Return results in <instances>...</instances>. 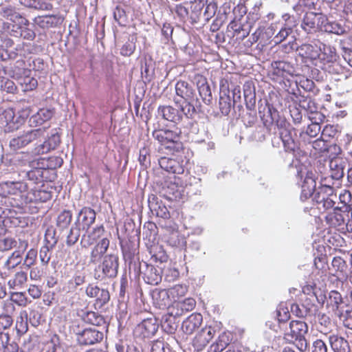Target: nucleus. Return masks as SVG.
<instances>
[{
	"label": "nucleus",
	"instance_id": "4",
	"mask_svg": "<svg viewBox=\"0 0 352 352\" xmlns=\"http://www.w3.org/2000/svg\"><path fill=\"white\" fill-rule=\"evenodd\" d=\"M282 47L286 53H289L295 50L305 63L314 64L316 61H318L321 51L320 41L303 43L298 46L296 38L293 37L287 43L283 44Z\"/></svg>",
	"mask_w": 352,
	"mask_h": 352
},
{
	"label": "nucleus",
	"instance_id": "39",
	"mask_svg": "<svg viewBox=\"0 0 352 352\" xmlns=\"http://www.w3.org/2000/svg\"><path fill=\"white\" fill-rule=\"evenodd\" d=\"M321 51L318 60L324 65L328 63H332L338 58L336 49L329 45L320 42Z\"/></svg>",
	"mask_w": 352,
	"mask_h": 352
},
{
	"label": "nucleus",
	"instance_id": "44",
	"mask_svg": "<svg viewBox=\"0 0 352 352\" xmlns=\"http://www.w3.org/2000/svg\"><path fill=\"white\" fill-rule=\"evenodd\" d=\"M207 3V0H195L191 5L190 13V23L193 25L198 23L202 19V10Z\"/></svg>",
	"mask_w": 352,
	"mask_h": 352
},
{
	"label": "nucleus",
	"instance_id": "27",
	"mask_svg": "<svg viewBox=\"0 0 352 352\" xmlns=\"http://www.w3.org/2000/svg\"><path fill=\"white\" fill-rule=\"evenodd\" d=\"M29 189V184L28 182H5L0 184V191L2 192L3 196L10 197V195H18L27 191Z\"/></svg>",
	"mask_w": 352,
	"mask_h": 352
},
{
	"label": "nucleus",
	"instance_id": "46",
	"mask_svg": "<svg viewBox=\"0 0 352 352\" xmlns=\"http://www.w3.org/2000/svg\"><path fill=\"white\" fill-rule=\"evenodd\" d=\"M0 15L13 23L19 22L24 23V25H27L28 23V21L22 17L20 14L11 6L3 7L1 8Z\"/></svg>",
	"mask_w": 352,
	"mask_h": 352
},
{
	"label": "nucleus",
	"instance_id": "64",
	"mask_svg": "<svg viewBox=\"0 0 352 352\" xmlns=\"http://www.w3.org/2000/svg\"><path fill=\"white\" fill-rule=\"evenodd\" d=\"M24 25V23L16 22H10L8 23L6 25V32H7L8 34H10L12 36L16 37V38H21V30Z\"/></svg>",
	"mask_w": 352,
	"mask_h": 352
},
{
	"label": "nucleus",
	"instance_id": "9",
	"mask_svg": "<svg viewBox=\"0 0 352 352\" xmlns=\"http://www.w3.org/2000/svg\"><path fill=\"white\" fill-rule=\"evenodd\" d=\"M175 89L176 95L184 100L182 104L186 107L190 106V110L196 113L201 111V103L197 96L193 83L179 80L176 82Z\"/></svg>",
	"mask_w": 352,
	"mask_h": 352
},
{
	"label": "nucleus",
	"instance_id": "51",
	"mask_svg": "<svg viewBox=\"0 0 352 352\" xmlns=\"http://www.w3.org/2000/svg\"><path fill=\"white\" fill-rule=\"evenodd\" d=\"M276 318L278 322L279 328L284 330L285 326L287 325V322L290 319V312L283 303H280L277 307Z\"/></svg>",
	"mask_w": 352,
	"mask_h": 352
},
{
	"label": "nucleus",
	"instance_id": "31",
	"mask_svg": "<svg viewBox=\"0 0 352 352\" xmlns=\"http://www.w3.org/2000/svg\"><path fill=\"white\" fill-rule=\"evenodd\" d=\"M203 317L200 314L193 313L186 318L182 324V331L186 335L192 334L201 324Z\"/></svg>",
	"mask_w": 352,
	"mask_h": 352
},
{
	"label": "nucleus",
	"instance_id": "28",
	"mask_svg": "<svg viewBox=\"0 0 352 352\" xmlns=\"http://www.w3.org/2000/svg\"><path fill=\"white\" fill-rule=\"evenodd\" d=\"M154 306L160 309H164L172 304V298L168 289H155L151 293Z\"/></svg>",
	"mask_w": 352,
	"mask_h": 352
},
{
	"label": "nucleus",
	"instance_id": "55",
	"mask_svg": "<svg viewBox=\"0 0 352 352\" xmlns=\"http://www.w3.org/2000/svg\"><path fill=\"white\" fill-rule=\"evenodd\" d=\"M331 264L336 272L342 274L341 276L338 277L339 280L342 283L347 280L348 275L346 273L347 265L345 261L340 256H336L333 258Z\"/></svg>",
	"mask_w": 352,
	"mask_h": 352
},
{
	"label": "nucleus",
	"instance_id": "10",
	"mask_svg": "<svg viewBox=\"0 0 352 352\" xmlns=\"http://www.w3.org/2000/svg\"><path fill=\"white\" fill-rule=\"evenodd\" d=\"M119 257L116 254H108L94 268V278L98 280L113 279L118 276Z\"/></svg>",
	"mask_w": 352,
	"mask_h": 352
},
{
	"label": "nucleus",
	"instance_id": "60",
	"mask_svg": "<svg viewBox=\"0 0 352 352\" xmlns=\"http://www.w3.org/2000/svg\"><path fill=\"white\" fill-rule=\"evenodd\" d=\"M321 122L320 120H313L311 123L307 126L306 131L300 133V137L303 139H305L306 136H309V138L316 137L321 130L320 125V122Z\"/></svg>",
	"mask_w": 352,
	"mask_h": 352
},
{
	"label": "nucleus",
	"instance_id": "63",
	"mask_svg": "<svg viewBox=\"0 0 352 352\" xmlns=\"http://www.w3.org/2000/svg\"><path fill=\"white\" fill-rule=\"evenodd\" d=\"M22 261V255L21 250H16L7 259L5 263V267L7 269H12L21 263Z\"/></svg>",
	"mask_w": 352,
	"mask_h": 352
},
{
	"label": "nucleus",
	"instance_id": "57",
	"mask_svg": "<svg viewBox=\"0 0 352 352\" xmlns=\"http://www.w3.org/2000/svg\"><path fill=\"white\" fill-rule=\"evenodd\" d=\"M196 305L195 300L192 298H188L183 300L178 301L175 307H177V311L175 315H182L184 311H189L192 310Z\"/></svg>",
	"mask_w": 352,
	"mask_h": 352
},
{
	"label": "nucleus",
	"instance_id": "26",
	"mask_svg": "<svg viewBox=\"0 0 352 352\" xmlns=\"http://www.w3.org/2000/svg\"><path fill=\"white\" fill-rule=\"evenodd\" d=\"M159 165L162 169L173 174H183L184 166L183 161L166 157H162L158 160Z\"/></svg>",
	"mask_w": 352,
	"mask_h": 352
},
{
	"label": "nucleus",
	"instance_id": "58",
	"mask_svg": "<svg viewBox=\"0 0 352 352\" xmlns=\"http://www.w3.org/2000/svg\"><path fill=\"white\" fill-rule=\"evenodd\" d=\"M82 230L75 223L70 228L66 237V245L69 247L74 245L78 241Z\"/></svg>",
	"mask_w": 352,
	"mask_h": 352
},
{
	"label": "nucleus",
	"instance_id": "40",
	"mask_svg": "<svg viewBox=\"0 0 352 352\" xmlns=\"http://www.w3.org/2000/svg\"><path fill=\"white\" fill-rule=\"evenodd\" d=\"M329 343L333 352H349L350 346L349 342L342 336L330 335L328 337Z\"/></svg>",
	"mask_w": 352,
	"mask_h": 352
},
{
	"label": "nucleus",
	"instance_id": "35",
	"mask_svg": "<svg viewBox=\"0 0 352 352\" xmlns=\"http://www.w3.org/2000/svg\"><path fill=\"white\" fill-rule=\"evenodd\" d=\"M292 37L296 38L292 24H281L280 27L278 26V30L272 38V42L274 45H278L285 41L287 39H289V42L292 40Z\"/></svg>",
	"mask_w": 352,
	"mask_h": 352
},
{
	"label": "nucleus",
	"instance_id": "50",
	"mask_svg": "<svg viewBox=\"0 0 352 352\" xmlns=\"http://www.w3.org/2000/svg\"><path fill=\"white\" fill-rule=\"evenodd\" d=\"M2 60H18L25 57V50L24 45H18L14 50H5L3 48Z\"/></svg>",
	"mask_w": 352,
	"mask_h": 352
},
{
	"label": "nucleus",
	"instance_id": "13",
	"mask_svg": "<svg viewBox=\"0 0 352 352\" xmlns=\"http://www.w3.org/2000/svg\"><path fill=\"white\" fill-rule=\"evenodd\" d=\"M316 300H318V297L314 293L313 295L302 299L300 304L292 303L290 311L300 318L316 315L318 311V306L315 303Z\"/></svg>",
	"mask_w": 352,
	"mask_h": 352
},
{
	"label": "nucleus",
	"instance_id": "37",
	"mask_svg": "<svg viewBox=\"0 0 352 352\" xmlns=\"http://www.w3.org/2000/svg\"><path fill=\"white\" fill-rule=\"evenodd\" d=\"M231 341V333L222 332L219 335L217 340L210 346L208 352H221L227 346L229 348Z\"/></svg>",
	"mask_w": 352,
	"mask_h": 352
},
{
	"label": "nucleus",
	"instance_id": "59",
	"mask_svg": "<svg viewBox=\"0 0 352 352\" xmlns=\"http://www.w3.org/2000/svg\"><path fill=\"white\" fill-rule=\"evenodd\" d=\"M336 206L333 207V212L329 213L327 216V219L333 226H342L345 224V219L342 214L340 213V210H336Z\"/></svg>",
	"mask_w": 352,
	"mask_h": 352
},
{
	"label": "nucleus",
	"instance_id": "42",
	"mask_svg": "<svg viewBox=\"0 0 352 352\" xmlns=\"http://www.w3.org/2000/svg\"><path fill=\"white\" fill-rule=\"evenodd\" d=\"M339 202L336 206V210H340L341 212H349L352 208V194L347 190H344L339 196H338Z\"/></svg>",
	"mask_w": 352,
	"mask_h": 352
},
{
	"label": "nucleus",
	"instance_id": "41",
	"mask_svg": "<svg viewBox=\"0 0 352 352\" xmlns=\"http://www.w3.org/2000/svg\"><path fill=\"white\" fill-rule=\"evenodd\" d=\"M327 303L332 307L335 314L340 312L342 309H344V307L351 305L345 303L341 294L336 290H332L329 293Z\"/></svg>",
	"mask_w": 352,
	"mask_h": 352
},
{
	"label": "nucleus",
	"instance_id": "21",
	"mask_svg": "<svg viewBox=\"0 0 352 352\" xmlns=\"http://www.w3.org/2000/svg\"><path fill=\"white\" fill-rule=\"evenodd\" d=\"M78 316L86 324L96 326V328L102 329V330L108 329L109 324L106 319L98 312L81 310Z\"/></svg>",
	"mask_w": 352,
	"mask_h": 352
},
{
	"label": "nucleus",
	"instance_id": "47",
	"mask_svg": "<svg viewBox=\"0 0 352 352\" xmlns=\"http://www.w3.org/2000/svg\"><path fill=\"white\" fill-rule=\"evenodd\" d=\"M321 31L338 35L343 34L346 32V28L342 23L329 21L327 16L326 21L322 25Z\"/></svg>",
	"mask_w": 352,
	"mask_h": 352
},
{
	"label": "nucleus",
	"instance_id": "5",
	"mask_svg": "<svg viewBox=\"0 0 352 352\" xmlns=\"http://www.w3.org/2000/svg\"><path fill=\"white\" fill-rule=\"evenodd\" d=\"M258 104L259 117L267 130L270 131L273 125L276 126L278 129L284 128L289 125L286 118L280 115L277 109L270 104L267 100H259Z\"/></svg>",
	"mask_w": 352,
	"mask_h": 352
},
{
	"label": "nucleus",
	"instance_id": "8",
	"mask_svg": "<svg viewBox=\"0 0 352 352\" xmlns=\"http://www.w3.org/2000/svg\"><path fill=\"white\" fill-rule=\"evenodd\" d=\"M130 274H133L135 278L142 276L144 282L149 285H157L161 283L163 276L162 267L154 266L141 261L138 265L132 267Z\"/></svg>",
	"mask_w": 352,
	"mask_h": 352
},
{
	"label": "nucleus",
	"instance_id": "12",
	"mask_svg": "<svg viewBox=\"0 0 352 352\" xmlns=\"http://www.w3.org/2000/svg\"><path fill=\"white\" fill-rule=\"evenodd\" d=\"M86 296L93 299L96 309H105L110 300L111 295L108 288L100 286L96 283H89L85 290Z\"/></svg>",
	"mask_w": 352,
	"mask_h": 352
},
{
	"label": "nucleus",
	"instance_id": "32",
	"mask_svg": "<svg viewBox=\"0 0 352 352\" xmlns=\"http://www.w3.org/2000/svg\"><path fill=\"white\" fill-rule=\"evenodd\" d=\"M243 98L247 110H254L256 107V90L252 81H247L243 86Z\"/></svg>",
	"mask_w": 352,
	"mask_h": 352
},
{
	"label": "nucleus",
	"instance_id": "22",
	"mask_svg": "<svg viewBox=\"0 0 352 352\" xmlns=\"http://www.w3.org/2000/svg\"><path fill=\"white\" fill-rule=\"evenodd\" d=\"M24 119L21 116L16 117L12 109L3 110L0 109V126H6L8 130H15L22 124Z\"/></svg>",
	"mask_w": 352,
	"mask_h": 352
},
{
	"label": "nucleus",
	"instance_id": "54",
	"mask_svg": "<svg viewBox=\"0 0 352 352\" xmlns=\"http://www.w3.org/2000/svg\"><path fill=\"white\" fill-rule=\"evenodd\" d=\"M336 315L339 318L343 326L352 330V306H346L342 309L340 312H336Z\"/></svg>",
	"mask_w": 352,
	"mask_h": 352
},
{
	"label": "nucleus",
	"instance_id": "15",
	"mask_svg": "<svg viewBox=\"0 0 352 352\" xmlns=\"http://www.w3.org/2000/svg\"><path fill=\"white\" fill-rule=\"evenodd\" d=\"M326 21V15L322 13L305 12L301 23V28L307 34L321 31L322 25Z\"/></svg>",
	"mask_w": 352,
	"mask_h": 352
},
{
	"label": "nucleus",
	"instance_id": "23",
	"mask_svg": "<svg viewBox=\"0 0 352 352\" xmlns=\"http://www.w3.org/2000/svg\"><path fill=\"white\" fill-rule=\"evenodd\" d=\"M96 213L89 207H83L78 212L74 222L82 230L87 232L96 221Z\"/></svg>",
	"mask_w": 352,
	"mask_h": 352
},
{
	"label": "nucleus",
	"instance_id": "49",
	"mask_svg": "<svg viewBox=\"0 0 352 352\" xmlns=\"http://www.w3.org/2000/svg\"><path fill=\"white\" fill-rule=\"evenodd\" d=\"M86 232L87 240L85 241L86 244L83 245L84 247L91 245L94 243H96L98 241L102 239V236L105 233V229L103 225H100L95 226L90 231L88 230Z\"/></svg>",
	"mask_w": 352,
	"mask_h": 352
},
{
	"label": "nucleus",
	"instance_id": "33",
	"mask_svg": "<svg viewBox=\"0 0 352 352\" xmlns=\"http://www.w3.org/2000/svg\"><path fill=\"white\" fill-rule=\"evenodd\" d=\"M279 136L283 142L284 150L287 153H294L298 148V143L294 140L292 135V132L287 126L280 128Z\"/></svg>",
	"mask_w": 352,
	"mask_h": 352
},
{
	"label": "nucleus",
	"instance_id": "43",
	"mask_svg": "<svg viewBox=\"0 0 352 352\" xmlns=\"http://www.w3.org/2000/svg\"><path fill=\"white\" fill-rule=\"evenodd\" d=\"M165 238L166 243L173 248L183 249L186 245V238L177 230H173Z\"/></svg>",
	"mask_w": 352,
	"mask_h": 352
},
{
	"label": "nucleus",
	"instance_id": "56",
	"mask_svg": "<svg viewBox=\"0 0 352 352\" xmlns=\"http://www.w3.org/2000/svg\"><path fill=\"white\" fill-rule=\"evenodd\" d=\"M72 220V212L69 210H63L57 217L56 226L63 230L69 227Z\"/></svg>",
	"mask_w": 352,
	"mask_h": 352
},
{
	"label": "nucleus",
	"instance_id": "53",
	"mask_svg": "<svg viewBox=\"0 0 352 352\" xmlns=\"http://www.w3.org/2000/svg\"><path fill=\"white\" fill-rule=\"evenodd\" d=\"M197 89L202 101L207 105H210L212 100V95L210 86L206 82V79L199 81L197 83Z\"/></svg>",
	"mask_w": 352,
	"mask_h": 352
},
{
	"label": "nucleus",
	"instance_id": "36",
	"mask_svg": "<svg viewBox=\"0 0 352 352\" xmlns=\"http://www.w3.org/2000/svg\"><path fill=\"white\" fill-rule=\"evenodd\" d=\"M35 23L41 28H50L61 24L63 19L56 14L38 16L34 19Z\"/></svg>",
	"mask_w": 352,
	"mask_h": 352
},
{
	"label": "nucleus",
	"instance_id": "24",
	"mask_svg": "<svg viewBox=\"0 0 352 352\" xmlns=\"http://www.w3.org/2000/svg\"><path fill=\"white\" fill-rule=\"evenodd\" d=\"M301 193L300 199L302 201H305L309 198L314 195L318 188H316V176L312 172H307L301 186Z\"/></svg>",
	"mask_w": 352,
	"mask_h": 352
},
{
	"label": "nucleus",
	"instance_id": "17",
	"mask_svg": "<svg viewBox=\"0 0 352 352\" xmlns=\"http://www.w3.org/2000/svg\"><path fill=\"white\" fill-rule=\"evenodd\" d=\"M120 246L123 258L125 263L128 264L129 270L131 272L132 267L141 262L139 258L138 246L131 241H120Z\"/></svg>",
	"mask_w": 352,
	"mask_h": 352
},
{
	"label": "nucleus",
	"instance_id": "25",
	"mask_svg": "<svg viewBox=\"0 0 352 352\" xmlns=\"http://www.w3.org/2000/svg\"><path fill=\"white\" fill-rule=\"evenodd\" d=\"M216 329L211 326L206 327L196 335L193 340V346L198 350H202L216 334Z\"/></svg>",
	"mask_w": 352,
	"mask_h": 352
},
{
	"label": "nucleus",
	"instance_id": "3",
	"mask_svg": "<svg viewBox=\"0 0 352 352\" xmlns=\"http://www.w3.org/2000/svg\"><path fill=\"white\" fill-rule=\"evenodd\" d=\"M283 339L288 344H294L300 352L309 349V342L305 338L308 333V325L302 320H292L285 326Z\"/></svg>",
	"mask_w": 352,
	"mask_h": 352
},
{
	"label": "nucleus",
	"instance_id": "52",
	"mask_svg": "<svg viewBox=\"0 0 352 352\" xmlns=\"http://www.w3.org/2000/svg\"><path fill=\"white\" fill-rule=\"evenodd\" d=\"M21 91L26 92L32 91L37 87L38 82L36 78L28 74V73L16 79Z\"/></svg>",
	"mask_w": 352,
	"mask_h": 352
},
{
	"label": "nucleus",
	"instance_id": "16",
	"mask_svg": "<svg viewBox=\"0 0 352 352\" xmlns=\"http://www.w3.org/2000/svg\"><path fill=\"white\" fill-rule=\"evenodd\" d=\"M272 74L277 77L287 78L297 75L296 60L292 58L274 60L271 64Z\"/></svg>",
	"mask_w": 352,
	"mask_h": 352
},
{
	"label": "nucleus",
	"instance_id": "14",
	"mask_svg": "<svg viewBox=\"0 0 352 352\" xmlns=\"http://www.w3.org/2000/svg\"><path fill=\"white\" fill-rule=\"evenodd\" d=\"M104 331L107 330L96 327L85 328L76 333V340L81 346L94 345L103 340Z\"/></svg>",
	"mask_w": 352,
	"mask_h": 352
},
{
	"label": "nucleus",
	"instance_id": "11",
	"mask_svg": "<svg viewBox=\"0 0 352 352\" xmlns=\"http://www.w3.org/2000/svg\"><path fill=\"white\" fill-rule=\"evenodd\" d=\"M312 200L316 203L317 208L324 212L336 206L338 196L333 187L323 185L318 187Z\"/></svg>",
	"mask_w": 352,
	"mask_h": 352
},
{
	"label": "nucleus",
	"instance_id": "61",
	"mask_svg": "<svg viewBox=\"0 0 352 352\" xmlns=\"http://www.w3.org/2000/svg\"><path fill=\"white\" fill-rule=\"evenodd\" d=\"M27 273L21 271L16 272L14 276L8 280V284L10 288L15 289L23 285L27 281Z\"/></svg>",
	"mask_w": 352,
	"mask_h": 352
},
{
	"label": "nucleus",
	"instance_id": "45",
	"mask_svg": "<svg viewBox=\"0 0 352 352\" xmlns=\"http://www.w3.org/2000/svg\"><path fill=\"white\" fill-rule=\"evenodd\" d=\"M309 143H311L312 147L319 153L329 152V151L333 150L334 153L338 155L341 152V148L338 146L336 144L329 146L327 142L321 138L316 139L312 142L309 140Z\"/></svg>",
	"mask_w": 352,
	"mask_h": 352
},
{
	"label": "nucleus",
	"instance_id": "18",
	"mask_svg": "<svg viewBox=\"0 0 352 352\" xmlns=\"http://www.w3.org/2000/svg\"><path fill=\"white\" fill-rule=\"evenodd\" d=\"M159 322L156 318L151 316L144 318L137 325L134 333L137 336L142 338H149L153 336L157 331Z\"/></svg>",
	"mask_w": 352,
	"mask_h": 352
},
{
	"label": "nucleus",
	"instance_id": "38",
	"mask_svg": "<svg viewBox=\"0 0 352 352\" xmlns=\"http://www.w3.org/2000/svg\"><path fill=\"white\" fill-rule=\"evenodd\" d=\"M175 313L171 312L165 314L161 320V327L164 331L168 334H173L177 331L179 324V320L176 317Z\"/></svg>",
	"mask_w": 352,
	"mask_h": 352
},
{
	"label": "nucleus",
	"instance_id": "20",
	"mask_svg": "<svg viewBox=\"0 0 352 352\" xmlns=\"http://www.w3.org/2000/svg\"><path fill=\"white\" fill-rule=\"evenodd\" d=\"M110 240L104 236L98 241L91 248L89 254V263L91 265L99 264L107 254V250L109 248Z\"/></svg>",
	"mask_w": 352,
	"mask_h": 352
},
{
	"label": "nucleus",
	"instance_id": "29",
	"mask_svg": "<svg viewBox=\"0 0 352 352\" xmlns=\"http://www.w3.org/2000/svg\"><path fill=\"white\" fill-rule=\"evenodd\" d=\"M148 208L153 215L162 219H168L170 217L169 212L162 200L154 195L149 196L148 199Z\"/></svg>",
	"mask_w": 352,
	"mask_h": 352
},
{
	"label": "nucleus",
	"instance_id": "6",
	"mask_svg": "<svg viewBox=\"0 0 352 352\" xmlns=\"http://www.w3.org/2000/svg\"><path fill=\"white\" fill-rule=\"evenodd\" d=\"M241 91L238 85H231L228 88L220 89L219 109L222 116H228L231 110L236 106L239 109L241 105Z\"/></svg>",
	"mask_w": 352,
	"mask_h": 352
},
{
	"label": "nucleus",
	"instance_id": "30",
	"mask_svg": "<svg viewBox=\"0 0 352 352\" xmlns=\"http://www.w3.org/2000/svg\"><path fill=\"white\" fill-rule=\"evenodd\" d=\"M347 164V160L339 157H333L329 160V166L331 171V177L333 179L338 180L343 177L344 169Z\"/></svg>",
	"mask_w": 352,
	"mask_h": 352
},
{
	"label": "nucleus",
	"instance_id": "34",
	"mask_svg": "<svg viewBox=\"0 0 352 352\" xmlns=\"http://www.w3.org/2000/svg\"><path fill=\"white\" fill-rule=\"evenodd\" d=\"M54 115V111L51 109L42 108L36 113L33 114L29 119V125L31 127H36L42 125L50 120Z\"/></svg>",
	"mask_w": 352,
	"mask_h": 352
},
{
	"label": "nucleus",
	"instance_id": "19",
	"mask_svg": "<svg viewBox=\"0 0 352 352\" xmlns=\"http://www.w3.org/2000/svg\"><path fill=\"white\" fill-rule=\"evenodd\" d=\"M298 102L299 107L305 109L309 114V118L311 121L313 120L323 121L324 120L325 116L318 111V105L309 94L300 95Z\"/></svg>",
	"mask_w": 352,
	"mask_h": 352
},
{
	"label": "nucleus",
	"instance_id": "48",
	"mask_svg": "<svg viewBox=\"0 0 352 352\" xmlns=\"http://www.w3.org/2000/svg\"><path fill=\"white\" fill-rule=\"evenodd\" d=\"M258 30L260 32L258 34V36L261 37V45H265L267 44H273L272 38L278 30V25L271 24L267 27L258 28Z\"/></svg>",
	"mask_w": 352,
	"mask_h": 352
},
{
	"label": "nucleus",
	"instance_id": "7",
	"mask_svg": "<svg viewBox=\"0 0 352 352\" xmlns=\"http://www.w3.org/2000/svg\"><path fill=\"white\" fill-rule=\"evenodd\" d=\"M181 135V127H177L173 130L155 129L152 133L153 138L172 153L179 152L182 149L183 145L180 141Z\"/></svg>",
	"mask_w": 352,
	"mask_h": 352
},
{
	"label": "nucleus",
	"instance_id": "62",
	"mask_svg": "<svg viewBox=\"0 0 352 352\" xmlns=\"http://www.w3.org/2000/svg\"><path fill=\"white\" fill-rule=\"evenodd\" d=\"M234 26L233 36H236V40L243 41L249 35L251 30V25L249 23Z\"/></svg>",
	"mask_w": 352,
	"mask_h": 352
},
{
	"label": "nucleus",
	"instance_id": "1",
	"mask_svg": "<svg viewBox=\"0 0 352 352\" xmlns=\"http://www.w3.org/2000/svg\"><path fill=\"white\" fill-rule=\"evenodd\" d=\"M45 128L31 129L12 138L10 141V147L12 151H18L34 143V148L31 153H21L16 156L19 160L21 158L25 157L24 164L28 162L33 168L30 170L23 172L25 175L23 177H26L29 182V185L43 182V175L45 171L43 168L36 167V166H38V162L32 160V156L47 153L56 149L60 143V137L56 129L52 130L50 135H47V138H45Z\"/></svg>",
	"mask_w": 352,
	"mask_h": 352
},
{
	"label": "nucleus",
	"instance_id": "2",
	"mask_svg": "<svg viewBox=\"0 0 352 352\" xmlns=\"http://www.w3.org/2000/svg\"><path fill=\"white\" fill-rule=\"evenodd\" d=\"M197 113L190 110V107H186L179 104L178 109L170 105L160 106L157 109V116L162 119L179 124L183 127H190V131L196 133L198 131L197 123L193 120Z\"/></svg>",
	"mask_w": 352,
	"mask_h": 352
}]
</instances>
